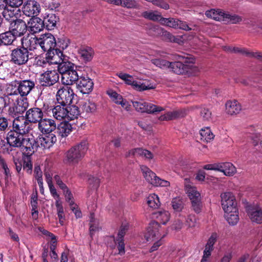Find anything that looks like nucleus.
Wrapping results in <instances>:
<instances>
[{
  "label": "nucleus",
  "instance_id": "f257e3e1",
  "mask_svg": "<svg viewBox=\"0 0 262 262\" xmlns=\"http://www.w3.org/2000/svg\"><path fill=\"white\" fill-rule=\"evenodd\" d=\"M154 218L156 222L150 223L147 227L144 237L147 241H153L155 238H163L165 234L162 233L161 227L160 223L165 225L169 221L170 218L169 213L165 210L158 211L154 213Z\"/></svg>",
  "mask_w": 262,
  "mask_h": 262
},
{
  "label": "nucleus",
  "instance_id": "f03ea898",
  "mask_svg": "<svg viewBox=\"0 0 262 262\" xmlns=\"http://www.w3.org/2000/svg\"><path fill=\"white\" fill-rule=\"evenodd\" d=\"M178 59H185V63H183L181 61L170 62L169 69L173 73L179 75L193 74L198 72V68L194 65L193 58L178 55Z\"/></svg>",
  "mask_w": 262,
  "mask_h": 262
},
{
  "label": "nucleus",
  "instance_id": "7ed1b4c3",
  "mask_svg": "<svg viewBox=\"0 0 262 262\" xmlns=\"http://www.w3.org/2000/svg\"><path fill=\"white\" fill-rule=\"evenodd\" d=\"M88 149V141L82 140L67 152L66 160L70 163L76 164L83 158Z\"/></svg>",
  "mask_w": 262,
  "mask_h": 262
},
{
  "label": "nucleus",
  "instance_id": "20e7f679",
  "mask_svg": "<svg viewBox=\"0 0 262 262\" xmlns=\"http://www.w3.org/2000/svg\"><path fill=\"white\" fill-rule=\"evenodd\" d=\"M141 170L146 181L154 187H167L170 186L169 181L161 179L145 165L140 166Z\"/></svg>",
  "mask_w": 262,
  "mask_h": 262
},
{
  "label": "nucleus",
  "instance_id": "39448f33",
  "mask_svg": "<svg viewBox=\"0 0 262 262\" xmlns=\"http://www.w3.org/2000/svg\"><path fill=\"white\" fill-rule=\"evenodd\" d=\"M28 49L24 47L13 49L11 53V62L17 66H21L27 63L32 58Z\"/></svg>",
  "mask_w": 262,
  "mask_h": 262
},
{
  "label": "nucleus",
  "instance_id": "423d86ee",
  "mask_svg": "<svg viewBox=\"0 0 262 262\" xmlns=\"http://www.w3.org/2000/svg\"><path fill=\"white\" fill-rule=\"evenodd\" d=\"M132 103L136 110L141 113L153 114L160 113L165 110L163 107L145 102L142 100L132 101Z\"/></svg>",
  "mask_w": 262,
  "mask_h": 262
},
{
  "label": "nucleus",
  "instance_id": "0eeeda50",
  "mask_svg": "<svg viewBox=\"0 0 262 262\" xmlns=\"http://www.w3.org/2000/svg\"><path fill=\"white\" fill-rule=\"evenodd\" d=\"M116 75L128 85H132L133 88L138 91L154 89L153 86L146 84L145 83L134 80L133 77L128 74L122 72L117 73Z\"/></svg>",
  "mask_w": 262,
  "mask_h": 262
},
{
  "label": "nucleus",
  "instance_id": "6e6552de",
  "mask_svg": "<svg viewBox=\"0 0 262 262\" xmlns=\"http://www.w3.org/2000/svg\"><path fill=\"white\" fill-rule=\"evenodd\" d=\"M75 94L73 89L69 86H62L56 94V100L58 104L70 105L73 101Z\"/></svg>",
  "mask_w": 262,
  "mask_h": 262
},
{
  "label": "nucleus",
  "instance_id": "1a4fd4ad",
  "mask_svg": "<svg viewBox=\"0 0 262 262\" xmlns=\"http://www.w3.org/2000/svg\"><path fill=\"white\" fill-rule=\"evenodd\" d=\"M221 204L224 211H232L237 210V202L232 193L225 192L221 193Z\"/></svg>",
  "mask_w": 262,
  "mask_h": 262
},
{
  "label": "nucleus",
  "instance_id": "9d476101",
  "mask_svg": "<svg viewBox=\"0 0 262 262\" xmlns=\"http://www.w3.org/2000/svg\"><path fill=\"white\" fill-rule=\"evenodd\" d=\"M31 124L23 116L18 117L13 120L12 129L20 135H25L31 130Z\"/></svg>",
  "mask_w": 262,
  "mask_h": 262
},
{
  "label": "nucleus",
  "instance_id": "9b49d317",
  "mask_svg": "<svg viewBox=\"0 0 262 262\" xmlns=\"http://www.w3.org/2000/svg\"><path fill=\"white\" fill-rule=\"evenodd\" d=\"M59 75L56 70H48L40 75L39 82L43 86H51L59 80Z\"/></svg>",
  "mask_w": 262,
  "mask_h": 262
},
{
  "label": "nucleus",
  "instance_id": "f8f14e48",
  "mask_svg": "<svg viewBox=\"0 0 262 262\" xmlns=\"http://www.w3.org/2000/svg\"><path fill=\"white\" fill-rule=\"evenodd\" d=\"M9 30L16 37L24 35L28 30V26L21 19H12L10 21Z\"/></svg>",
  "mask_w": 262,
  "mask_h": 262
},
{
  "label": "nucleus",
  "instance_id": "ddd939ff",
  "mask_svg": "<svg viewBox=\"0 0 262 262\" xmlns=\"http://www.w3.org/2000/svg\"><path fill=\"white\" fill-rule=\"evenodd\" d=\"M17 84V88L14 89L17 95L23 97L27 96L31 91L34 88L35 85V82L30 79L19 80L16 81Z\"/></svg>",
  "mask_w": 262,
  "mask_h": 262
},
{
  "label": "nucleus",
  "instance_id": "4468645a",
  "mask_svg": "<svg viewBox=\"0 0 262 262\" xmlns=\"http://www.w3.org/2000/svg\"><path fill=\"white\" fill-rule=\"evenodd\" d=\"M67 57L63 55L60 50L56 49L50 51L46 54L45 60L43 63L48 62L50 64H55L60 66L64 60H67Z\"/></svg>",
  "mask_w": 262,
  "mask_h": 262
},
{
  "label": "nucleus",
  "instance_id": "2eb2a0df",
  "mask_svg": "<svg viewBox=\"0 0 262 262\" xmlns=\"http://www.w3.org/2000/svg\"><path fill=\"white\" fill-rule=\"evenodd\" d=\"M19 95L17 93L11 88L9 90L8 88L7 90V94H5L3 96L0 97V106L2 109L14 105H15L16 101H18Z\"/></svg>",
  "mask_w": 262,
  "mask_h": 262
},
{
  "label": "nucleus",
  "instance_id": "dca6fc26",
  "mask_svg": "<svg viewBox=\"0 0 262 262\" xmlns=\"http://www.w3.org/2000/svg\"><path fill=\"white\" fill-rule=\"evenodd\" d=\"M40 48L48 52L54 49L56 42L54 36L51 33H46L39 37Z\"/></svg>",
  "mask_w": 262,
  "mask_h": 262
},
{
  "label": "nucleus",
  "instance_id": "f3484780",
  "mask_svg": "<svg viewBox=\"0 0 262 262\" xmlns=\"http://www.w3.org/2000/svg\"><path fill=\"white\" fill-rule=\"evenodd\" d=\"M20 147L23 154L27 157L31 156L37 147V143L35 139L32 138H24L23 139Z\"/></svg>",
  "mask_w": 262,
  "mask_h": 262
},
{
  "label": "nucleus",
  "instance_id": "a211bd4d",
  "mask_svg": "<svg viewBox=\"0 0 262 262\" xmlns=\"http://www.w3.org/2000/svg\"><path fill=\"white\" fill-rule=\"evenodd\" d=\"M40 10L39 4L35 1H29L25 4L23 8L24 14L29 17L37 16Z\"/></svg>",
  "mask_w": 262,
  "mask_h": 262
},
{
  "label": "nucleus",
  "instance_id": "6ab92c4d",
  "mask_svg": "<svg viewBox=\"0 0 262 262\" xmlns=\"http://www.w3.org/2000/svg\"><path fill=\"white\" fill-rule=\"evenodd\" d=\"M76 84L77 89L82 94H89L93 89V82L87 76L80 77Z\"/></svg>",
  "mask_w": 262,
  "mask_h": 262
},
{
  "label": "nucleus",
  "instance_id": "aec40b11",
  "mask_svg": "<svg viewBox=\"0 0 262 262\" xmlns=\"http://www.w3.org/2000/svg\"><path fill=\"white\" fill-rule=\"evenodd\" d=\"M106 94L115 103L121 105L127 111H130L131 108L130 104L126 99H123L120 94L112 89L107 90Z\"/></svg>",
  "mask_w": 262,
  "mask_h": 262
},
{
  "label": "nucleus",
  "instance_id": "412c9836",
  "mask_svg": "<svg viewBox=\"0 0 262 262\" xmlns=\"http://www.w3.org/2000/svg\"><path fill=\"white\" fill-rule=\"evenodd\" d=\"M38 128L43 134H51L55 130L56 124L55 121L52 119H42L38 124Z\"/></svg>",
  "mask_w": 262,
  "mask_h": 262
},
{
  "label": "nucleus",
  "instance_id": "4be33fe9",
  "mask_svg": "<svg viewBox=\"0 0 262 262\" xmlns=\"http://www.w3.org/2000/svg\"><path fill=\"white\" fill-rule=\"evenodd\" d=\"M43 112L41 108L38 107H33L28 110L25 115V118L31 124V123H39L42 119Z\"/></svg>",
  "mask_w": 262,
  "mask_h": 262
},
{
  "label": "nucleus",
  "instance_id": "5701e85b",
  "mask_svg": "<svg viewBox=\"0 0 262 262\" xmlns=\"http://www.w3.org/2000/svg\"><path fill=\"white\" fill-rule=\"evenodd\" d=\"M140 157L147 160H151L153 159L154 154L146 149L142 148H136L128 151L126 154V157Z\"/></svg>",
  "mask_w": 262,
  "mask_h": 262
},
{
  "label": "nucleus",
  "instance_id": "b1692460",
  "mask_svg": "<svg viewBox=\"0 0 262 262\" xmlns=\"http://www.w3.org/2000/svg\"><path fill=\"white\" fill-rule=\"evenodd\" d=\"M23 138V135L19 134V133L12 129L7 133L6 139L8 143L11 146L18 147L20 146Z\"/></svg>",
  "mask_w": 262,
  "mask_h": 262
},
{
  "label": "nucleus",
  "instance_id": "393cba45",
  "mask_svg": "<svg viewBox=\"0 0 262 262\" xmlns=\"http://www.w3.org/2000/svg\"><path fill=\"white\" fill-rule=\"evenodd\" d=\"M43 22L38 17H33L28 22V29L32 34L40 32L44 27Z\"/></svg>",
  "mask_w": 262,
  "mask_h": 262
},
{
  "label": "nucleus",
  "instance_id": "a878e982",
  "mask_svg": "<svg viewBox=\"0 0 262 262\" xmlns=\"http://www.w3.org/2000/svg\"><path fill=\"white\" fill-rule=\"evenodd\" d=\"M69 106L64 104H58L56 105L52 109V114L54 118L58 120L63 119L66 120L67 115V108Z\"/></svg>",
  "mask_w": 262,
  "mask_h": 262
},
{
  "label": "nucleus",
  "instance_id": "bb28decb",
  "mask_svg": "<svg viewBox=\"0 0 262 262\" xmlns=\"http://www.w3.org/2000/svg\"><path fill=\"white\" fill-rule=\"evenodd\" d=\"M79 79V76L75 69L73 70H70V72L61 75V81L67 86L72 85L75 82H77Z\"/></svg>",
  "mask_w": 262,
  "mask_h": 262
},
{
  "label": "nucleus",
  "instance_id": "cd10ccee",
  "mask_svg": "<svg viewBox=\"0 0 262 262\" xmlns=\"http://www.w3.org/2000/svg\"><path fill=\"white\" fill-rule=\"evenodd\" d=\"M56 141L57 138L56 136L51 133L44 134V135L39 137L38 142L44 148H50L54 143H55Z\"/></svg>",
  "mask_w": 262,
  "mask_h": 262
},
{
  "label": "nucleus",
  "instance_id": "c85d7f7f",
  "mask_svg": "<svg viewBox=\"0 0 262 262\" xmlns=\"http://www.w3.org/2000/svg\"><path fill=\"white\" fill-rule=\"evenodd\" d=\"M248 214L252 222L257 224L262 223V209L260 207L256 206L250 208Z\"/></svg>",
  "mask_w": 262,
  "mask_h": 262
},
{
  "label": "nucleus",
  "instance_id": "c756f323",
  "mask_svg": "<svg viewBox=\"0 0 262 262\" xmlns=\"http://www.w3.org/2000/svg\"><path fill=\"white\" fill-rule=\"evenodd\" d=\"M22 45L27 49L33 51L40 48L39 37H31L30 38H23L21 40Z\"/></svg>",
  "mask_w": 262,
  "mask_h": 262
},
{
  "label": "nucleus",
  "instance_id": "7c9ffc66",
  "mask_svg": "<svg viewBox=\"0 0 262 262\" xmlns=\"http://www.w3.org/2000/svg\"><path fill=\"white\" fill-rule=\"evenodd\" d=\"M226 112L230 115L237 114L241 111V106L236 100L228 101L225 104Z\"/></svg>",
  "mask_w": 262,
  "mask_h": 262
},
{
  "label": "nucleus",
  "instance_id": "2f4dec72",
  "mask_svg": "<svg viewBox=\"0 0 262 262\" xmlns=\"http://www.w3.org/2000/svg\"><path fill=\"white\" fill-rule=\"evenodd\" d=\"M219 171L222 172L226 176H233L236 172V168L230 162L220 163Z\"/></svg>",
  "mask_w": 262,
  "mask_h": 262
},
{
  "label": "nucleus",
  "instance_id": "473e14b6",
  "mask_svg": "<svg viewBox=\"0 0 262 262\" xmlns=\"http://www.w3.org/2000/svg\"><path fill=\"white\" fill-rule=\"evenodd\" d=\"M72 125L68 122H62L57 126V133L62 138L68 137L72 132Z\"/></svg>",
  "mask_w": 262,
  "mask_h": 262
},
{
  "label": "nucleus",
  "instance_id": "72a5a7b5",
  "mask_svg": "<svg viewBox=\"0 0 262 262\" xmlns=\"http://www.w3.org/2000/svg\"><path fill=\"white\" fill-rule=\"evenodd\" d=\"M28 105L27 99L19 96L18 100L16 101L15 107L13 108L14 111L17 114H21L27 110Z\"/></svg>",
  "mask_w": 262,
  "mask_h": 262
},
{
  "label": "nucleus",
  "instance_id": "f704fd0d",
  "mask_svg": "<svg viewBox=\"0 0 262 262\" xmlns=\"http://www.w3.org/2000/svg\"><path fill=\"white\" fill-rule=\"evenodd\" d=\"M225 12L221 9H211L205 12V15L209 18L218 21H223Z\"/></svg>",
  "mask_w": 262,
  "mask_h": 262
},
{
  "label": "nucleus",
  "instance_id": "c9c22d12",
  "mask_svg": "<svg viewBox=\"0 0 262 262\" xmlns=\"http://www.w3.org/2000/svg\"><path fill=\"white\" fill-rule=\"evenodd\" d=\"M44 26L48 30H52L56 26V23L59 21V17L54 14H48L42 20Z\"/></svg>",
  "mask_w": 262,
  "mask_h": 262
},
{
  "label": "nucleus",
  "instance_id": "e433bc0d",
  "mask_svg": "<svg viewBox=\"0 0 262 262\" xmlns=\"http://www.w3.org/2000/svg\"><path fill=\"white\" fill-rule=\"evenodd\" d=\"M224 212L225 217L230 225H235L238 223L239 221L238 209L231 212L230 211H224Z\"/></svg>",
  "mask_w": 262,
  "mask_h": 262
},
{
  "label": "nucleus",
  "instance_id": "4c0bfd02",
  "mask_svg": "<svg viewBox=\"0 0 262 262\" xmlns=\"http://www.w3.org/2000/svg\"><path fill=\"white\" fill-rule=\"evenodd\" d=\"M16 38V37L10 30L0 34L1 43L5 45H11Z\"/></svg>",
  "mask_w": 262,
  "mask_h": 262
},
{
  "label": "nucleus",
  "instance_id": "58836bf2",
  "mask_svg": "<svg viewBox=\"0 0 262 262\" xmlns=\"http://www.w3.org/2000/svg\"><path fill=\"white\" fill-rule=\"evenodd\" d=\"M81 108L83 113H85L87 115L89 116L96 112L97 106L94 102L91 101H86L82 103Z\"/></svg>",
  "mask_w": 262,
  "mask_h": 262
},
{
  "label": "nucleus",
  "instance_id": "ea45409f",
  "mask_svg": "<svg viewBox=\"0 0 262 262\" xmlns=\"http://www.w3.org/2000/svg\"><path fill=\"white\" fill-rule=\"evenodd\" d=\"M146 201L148 206L154 209L159 208L161 205L159 198L155 193L149 194L147 198Z\"/></svg>",
  "mask_w": 262,
  "mask_h": 262
},
{
  "label": "nucleus",
  "instance_id": "a19ab883",
  "mask_svg": "<svg viewBox=\"0 0 262 262\" xmlns=\"http://www.w3.org/2000/svg\"><path fill=\"white\" fill-rule=\"evenodd\" d=\"M75 69L74 64L68 61V59L64 61L58 66V70L61 75L64 73L70 72V70H73Z\"/></svg>",
  "mask_w": 262,
  "mask_h": 262
},
{
  "label": "nucleus",
  "instance_id": "79ce46f5",
  "mask_svg": "<svg viewBox=\"0 0 262 262\" xmlns=\"http://www.w3.org/2000/svg\"><path fill=\"white\" fill-rule=\"evenodd\" d=\"M142 16L145 18L152 20L159 21L161 23L163 18L161 14L157 11H147L142 13Z\"/></svg>",
  "mask_w": 262,
  "mask_h": 262
},
{
  "label": "nucleus",
  "instance_id": "37998d69",
  "mask_svg": "<svg viewBox=\"0 0 262 262\" xmlns=\"http://www.w3.org/2000/svg\"><path fill=\"white\" fill-rule=\"evenodd\" d=\"M201 139L203 141L209 142L213 139L214 135L208 127L202 128L200 131Z\"/></svg>",
  "mask_w": 262,
  "mask_h": 262
},
{
  "label": "nucleus",
  "instance_id": "c03bdc74",
  "mask_svg": "<svg viewBox=\"0 0 262 262\" xmlns=\"http://www.w3.org/2000/svg\"><path fill=\"white\" fill-rule=\"evenodd\" d=\"M67 115L66 120H73L78 118L80 115V111L78 107L76 105L69 106L67 108Z\"/></svg>",
  "mask_w": 262,
  "mask_h": 262
},
{
  "label": "nucleus",
  "instance_id": "a18cd8bd",
  "mask_svg": "<svg viewBox=\"0 0 262 262\" xmlns=\"http://www.w3.org/2000/svg\"><path fill=\"white\" fill-rule=\"evenodd\" d=\"M185 190L191 201L201 198V194L197 191L196 187L187 184L185 186Z\"/></svg>",
  "mask_w": 262,
  "mask_h": 262
},
{
  "label": "nucleus",
  "instance_id": "49530a36",
  "mask_svg": "<svg viewBox=\"0 0 262 262\" xmlns=\"http://www.w3.org/2000/svg\"><path fill=\"white\" fill-rule=\"evenodd\" d=\"M90 221V233L91 237H93L94 232L98 231L99 229V222L95 219L94 213H91L89 216Z\"/></svg>",
  "mask_w": 262,
  "mask_h": 262
},
{
  "label": "nucleus",
  "instance_id": "de8ad7c7",
  "mask_svg": "<svg viewBox=\"0 0 262 262\" xmlns=\"http://www.w3.org/2000/svg\"><path fill=\"white\" fill-rule=\"evenodd\" d=\"M224 18L223 21L231 24H238L242 20V18L236 14H231L229 13L225 12L224 14Z\"/></svg>",
  "mask_w": 262,
  "mask_h": 262
},
{
  "label": "nucleus",
  "instance_id": "09e8293b",
  "mask_svg": "<svg viewBox=\"0 0 262 262\" xmlns=\"http://www.w3.org/2000/svg\"><path fill=\"white\" fill-rule=\"evenodd\" d=\"M17 11L18 10L16 9H9L6 7L3 11V15L6 20L10 21L16 17L15 15L17 14Z\"/></svg>",
  "mask_w": 262,
  "mask_h": 262
},
{
  "label": "nucleus",
  "instance_id": "8fccbe9b",
  "mask_svg": "<svg viewBox=\"0 0 262 262\" xmlns=\"http://www.w3.org/2000/svg\"><path fill=\"white\" fill-rule=\"evenodd\" d=\"M80 56L85 60H90L92 58L93 51L90 47H84L79 51Z\"/></svg>",
  "mask_w": 262,
  "mask_h": 262
},
{
  "label": "nucleus",
  "instance_id": "3c124183",
  "mask_svg": "<svg viewBox=\"0 0 262 262\" xmlns=\"http://www.w3.org/2000/svg\"><path fill=\"white\" fill-rule=\"evenodd\" d=\"M151 62L156 66L163 69H169L170 66V62L164 59L155 58L151 60Z\"/></svg>",
  "mask_w": 262,
  "mask_h": 262
},
{
  "label": "nucleus",
  "instance_id": "603ef678",
  "mask_svg": "<svg viewBox=\"0 0 262 262\" xmlns=\"http://www.w3.org/2000/svg\"><path fill=\"white\" fill-rule=\"evenodd\" d=\"M177 19V18L173 17H163L161 19V24L176 29L178 26Z\"/></svg>",
  "mask_w": 262,
  "mask_h": 262
},
{
  "label": "nucleus",
  "instance_id": "864d4df0",
  "mask_svg": "<svg viewBox=\"0 0 262 262\" xmlns=\"http://www.w3.org/2000/svg\"><path fill=\"white\" fill-rule=\"evenodd\" d=\"M66 201L69 204L70 206L71 209L72 211H74L75 207L76 206V204L74 203L73 200V195L71 192V191L67 188L65 189L64 190H63Z\"/></svg>",
  "mask_w": 262,
  "mask_h": 262
},
{
  "label": "nucleus",
  "instance_id": "5fc2aeb1",
  "mask_svg": "<svg viewBox=\"0 0 262 262\" xmlns=\"http://www.w3.org/2000/svg\"><path fill=\"white\" fill-rule=\"evenodd\" d=\"M120 6L128 9H137L139 4L135 0H121Z\"/></svg>",
  "mask_w": 262,
  "mask_h": 262
},
{
  "label": "nucleus",
  "instance_id": "6e6d98bb",
  "mask_svg": "<svg viewBox=\"0 0 262 262\" xmlns=\"http://www.w3.org/2000/svg\"><path fill=\"white\" fill-rule=\"evenodd\" d=\"M171 206L175 211H181L183 207L182 200L179 198L173 199L171 201Z\"/></svg>",
  "mask_w": 262,
  "mask_h": 262
},
{
  "label": "nucleus",
  "instance_id": "4d7b16f0",
  "mask_svg": "<svg viewBox=\"0 0 262 262\" xmlns=\"http://www.w3.org/2000/svg\"><path fill=\"white\" fill-rule=\"evenodd\" d=\"M191 202L193 210L196 213H200L201 211L202 207L201 198L200 199L191 200Z\"/></svg>",
  "mask_w": 262,
  "mask_h": 262
},
{
  "label": "nucleus",
  "instance_id": "13d9d810",
  "mask_svg": "<svg viewBox=\"0 0 262 262\" xmlns=\"http://www.w3.org/2000/svg\"><path fill=\"white\" fill-rule=\"evenodd\" d=\"M200 116L204 121H209L212 119V114L209 109L203 108L200 112Z\"/></svg>",
  "mask_w": 262,
  "mask_h": 262
},
{
  "label": "nucleus",
  "instance_id": "bf43d9fd",
  "mask_svg": "<svg viewBox=\"0 0 262 262\" xmlns=\"http://www.w3.org/2000/svg\"><path fill=\"white\" fill-rule=\"evenodd\" d=\"M162 36L166 40L169 42H179L180 40L179 38L176 37L171 33L167 31H163Z\"/></svg>",
  "mask_w": 262,
  "mask_h": 262
},
{
  "label": "nucleus",
  "instance_id": "052dcab7",
  "mask_svg": "<svg viewBox=\"0 0 262 262\" xmlns=\"http://www.w3.org/2000/svg\"><path fill=\"white\" fill-rule=\"evenodd\" d=\"M177 24L178 26L176 27V29H180L185 31H190L192 30V28L189 27L187 23L185 21L177 18Z\"/></svg>",
  "mask_w": 262,
  "mask_h": 262
},
{
  "label": "nucleus",
  "instance_id": "680f3d73",
  "mask_svg": "<svg viewBox=\"0 0 262 262\" xmlns=\"http://www.w3.org/2000/svg\"><path fill=\"white\" fill-rule=\"evenodd\" d=\"M174 119L176 118L173 111L168 112L159 117V120L160 121H169Z\"/></svg>",
  "mask_w": 262,
  "mask_h": 262
},
{
  "label": "nucleus",
  "instance_id": "e2e57ef3",
  "mask_svg": "<svg viewBox=\"0 0 262 262\" xmlns=\"http://www.w3.org/2000/svg\"><path fill=\"white\" fill-rule=\"evenodd\" d=\"M196 224V219L194 215H189L186 219V225L189 228L195 226Z\"/></svg>",
  "mask_w": 262,
  "mask_h": 262
},
{
  "label": "nucleus",
  "instance_id": "0e129e2a",
  "mask_svg": "<svg viewBox=\"0 0 262 262\" xmlns=\"http://www.w3.org/2000/svg\"><path fill=\"white\" fill-rule=\"evenodd\" d=\"M128 229V224L127 223L122 224L118 233V239H123V237L126 232Z\"/></svg>",
  "mask_w": 262,
  "mask_h": 262
},
{
  "label": "nucleus",
  "instance_id": "69168bd1",
  "mask_svg": "<svg viewBox=\"0 0 262 262\" xmlns=\"http://www.w3.org/2000/svg\"><path fill=\"white\" fill-rule=\"evenodd\" d=\"M218 238V235L216 233H213L210 237L209 238L206 245L208 247H210L213 248V246L216 243Z\"/></svg>",
  "mask_w": 262,
  "mask_h": 262
},
{
  "label": "nucleus",
  "instance_id": "338daca9",
  "mask_svg": "<svg viewBox=\"0 0 262 262\" xmlns=\"http://www.w3.org/2000/svg\"><path fill=\"white\" fill-rule=\"evenodd\" d=\"M7 6L11 7V8H18L23 3V0H6Z\"/></svg>",
  "mask_w": 262,
  "mask_h": 262
},
{
  "label": "nucleus",
  "instance_id": "774afa93",
  "mask_svg": "<svg viewBox=\"0 0 262 262\" xmlns=\"http://www.w3.org/2000/svg\"><path fill=\"white\" fill-rule=\"evenodd\" d=\"M220 167V163L209 164L204 165V169L206 170H212L219 171Z\"/></svg>",
  "mask_w": 262,
  "mask_h": 262
}]
</instances>
